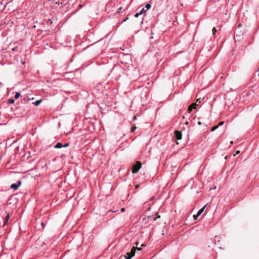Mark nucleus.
Returning a JSON list of instances; mask_svg holds the SVG:
<instances>
[{"label":"nucleus","instance_id":"f257e3e1","mask_svg":"<svg viewBox=\"0 0 259 259\" xmlns=\"http://www.w3.org/2000/svg\"><path fill=\"white\" fill-rule=\"evenodd\" d=\"M141 166V162H139V161H137L136 164H134L133 165V166L132 172L133 174H135V173L138 172V171H139V170Z\"/></svg>","mask_w":259,"mask_h":259},{"label":"nucleus","instance_id":"f03ea898","mask_svg":"<svg viewBox=\"0 0 259 259\" xmlns=\"http://www.w3.org/2000/svg\"><path fill=\"white\" fill-rule=\"evenodd\" d=\"M151 6L150 4H147L145 6V8H146V10H144V8H143L139 13H137L135 15V17L136 18H138L139 15L145 13L147 10H148L151 8Z\"/></svg>","mask_w":259,"mask_h":259},{"label":"nucleus","instance_id":"7ed1b4c3","mask_svg":"<svg viewBox=\"0 0 259 259\" xmlns=\"http://www.w3.org/2000/svg\"><path fill=\"white\" fill-rule=\"evenodd\" d=\"M175 135L176 137V139L178 140H181L182 139V134L181 132L179 131H176L175 132Z\"/></svg>","mask_w":259,"mask_h":259},{"label":"nucleus","instance_id":"20e7f679","mask_svg":"<svg viewBox=\"0 0 259 259\" xmlns=\"http://www.w3.org/2000/svg\"><path fill=\"white\" fill-rule=\"evenodd\" d=\"M21 182L19 181L18 183V184H13L11 186V188L13 189L14 190H17L19 186L21 185Z\"/></svg>","mask_w":259,"mask_h":259},{"label":"nucleus","instance_id":"39448f33","mask_svg":"<svg viewBox=\"0 0 259 259\" xmlns=\"http://www.w3.org/2000/svg\"><path fill=\"white\" fill-rule=\"evenodd\" d=\"M197 105L196 103H193L191 105H190L188 109V112L190 113L193 109H195L196 108Z\"/></svg>","mask_w":259,"mask_h":259},{"label":"nucleus","instance_id":"423d86ee","mask_svg":"<svg viewBox=\"0 0 259 259\" xmlns=\"http://www.w3.org/2000/svg\"><path fill=\"white\" fill-rule=\"evenodd\" d=\"M136 249H138V250H140L141 249L140 248H136V247L134 246L132 248L131 251L128 252L127 253H129L130 254H131L132 255V256H133L134 255H135V251H136Z\"/></svg>","mask_w":259,"mask_h":259},{"label":"nucleus","instance_id":"0eeeda50","mask_svg":"<svg viewBox=\"0 0 259 259\" xmlns=\"http://www.w3.org/2000/svg\"><path fill=\"white\" fill-rule=\"evenodd\" d=\"M9 219H10V214H9V213H7V216L6 217V218H5V220L4 222L3 226H5L7 225Z\"/></svg>","mask_w":259,"mask_h":259},{"label":"nucleus","instance_id":"6e6552de","mask_svg":"<svg viewBox=\"0 0 259 259\" xmlns=\"http://www.w3.org/2000/svg\"><path fill=\"white\" fill-rule=\"evenodd\" d=\"M206 205H205L204 207H203L202 208H201L197 212V216H199L204 211V209H205Z\"/></svg>","mask_w":259,"mask_h":259},{"label":"nucleus","instance_id":"1a4fd4ad","mask_svg":"<svg viewBox=\"0 0 259 259\" xmlns=\"http://www.w3.org/2000/svg\"><path fill=\"white\" fill-rule=\"evenodd\" d=\"M63 147V145L61 143H57L56 145L55 146V148H61Z\"/></svg>","mask_w":259,"mask_h":259},{"label":"nucleus","instance_id":"9d476101","mask_svg":"<svg viewBox=\"0 0 259 259\" xmlns=\"http://www.w3.org/2000/svg\"><path fill=\"white\" fill-rule=\"evenodd\" d=\"M41 100H38L35 101V102H33V104H34L36 106H38L40 103L41 102Z\"/></svg>","mask_w":259,"mask_h":259},{"label":"nucleus","instance_id":"9b49d317","mask_svg":"<svg viewBox=\"0 0 259 259\" xmlns=\"http://www.w3.org/2000/svg\"><path fill=\"white\" fill-rule=\"evenodd\" d=\"M30 99H29L28 97H25L23 99V102L24 103H27V102H28L30 101Z\"/></svg>","mask_w":259,"mask_h":259},{"label":"nucleus","instance_id":"f8f14e48","mask_svg":"<svg viewBox=\"0 0 259 259\" xmlns=\"http://www.w3.org/2000/svg\"><path fill=\"white\" fill-rule=\"evenodd\" d=\"M214 243L217 244V243L220 242L219 237L218 236H215L214 239Z\"/></svg>","mask_w":259,"mask_h":259},{"label":"nucleus","instance_id":"ddd939ff","mask_svg":"<svg viewBox=\"0 0 259 259\" xmlns=\"http://www.w3.org/2000/svg\"><path fill=\"white\" fill-rule=\"evenodd\" d=\"M133 256L127 252L126 253V255H125V259H131Z\"/></svg>","mask_w":259,"mask_h":259},{"label":"nucleus","instance_id":"4468645a","mask_svg":"<svg viewBox=\"0 0 259 259\" xmlns=\"http://www.w3.org/2000/svg\"><path fill=\"white\" fill-rule=\"evenodd\" d=\"M20 96V93L19 92H17L15 95V99H17Z\"/></svg>","mask_w":259,"mask_h":259},{"label":"nucleus","instance_id":"2eb2a0df","mask_svg":"<svg viewBox=\"0 0 259 259\" xmlns=\"http://www.w3.org/2000/svg\"><path fill=\"white\" fill-rule=\"evenodd\" d=\"M219 127V125H216L213 127H212L211 129V131L213 132L216 129H217Z\"/></svg>","mask_w":259,"mask_h":259},{"label":"nucleus","instance_id":"dca6fc26","mask_svg":"<svg viewBox=\"0 0 259 259\" xmlns=\"http://www.w3.org/2000/svg\"><path fill=\"white\" fill-rule=\"evenodd\" d=\"M15 102L14 99H10L9 100V103L10 104H13Z\"/></svg>","mask_w":259,"mask_h":259},{"label":"nucleus","instance_id":"f3484780","mask_svg":"<svg viewBox=\"0 0 259 259\" xmlns=\"http://www.w3.org/2000/svg\"><path fill=\"white\" fill-rule=\"evenodd\" d=\"M136 128H137V127L135 125H133L132 127V129H131L132 130V132H134Z\"/></svg>","mask_w":259,"mask_h":259},{"label":"nucleus","instance_id":"a211bd4d","mask_svg":"<svg viewBox=\"0 0 259 259\" xmlns=\"http://www.w3.org/2000/svg\"><path fill=\"white\" fill-rule=\"evenodd\" d=\"M217 29H216L215 28H214H214L212 29V33H213V35H214V34H215V33H216V32H217Z\"/></svg>","mask_w":259,"mask_h":259},{"label":"nucleus","instance_id":"6ab92c4d","mask_svg":"<svg viewBox=\"0 0 259 259\" xmlns=\"http://www.w3.org/2000/svg\"><path fill=\"white\" fill-rule=\"evenodd\" d=\"M69 145V143H66L64 145H63V147H67Z\"/></svg>","mask_w":259,"mask_h":259},{"label":"nucleus","instance_id":"aec40b11","mask_svg":"<svg viewBox=\"0 0 259 259\" xmlns=\"http://www.w3.org/2000/svg\"><path fill=\"white\" fill-rule=\"evenodd\" d=\"M224 121H221V122H220L219 123V124H218V125H219V126H221V125H223V124H224Z\"/></svg>","mask_w":259,"mask_h":259},{"label":"nucleus","instance_id":"412c9836","mask_svg":"<svg viewBox=\"0 0 259 259\" xmlns=\"http://www.w3.org/2000/svg\"><path fill=\"white\" fill-rule=\"evenodd\" d=\"M122 9V7H120L117 10V13H119L121 10Z\"/></svg>","mask_w":259,"mask_h":259},{"label":"nucleus","instance_id":"4be33fe9","mask_svg":"<svg viewBox=\"0 0 259 259\" xmlns=\"http://www.w3.org/2000/svg\"><path fill=\"white\" fill-rule=\"evenodd\" d=\"M198 217L199 216H197V214H196V215H194L193 216L194 220H196Z\"/></svg>","mask_w":259,"mask_h":259},{"label":"nucleus","instance_id":"5701e85b","mask_svg":"<svg viewBox=\"0 0 259 259\" xmlns=\"http://www.w3.org/2000/svg\"><path fill=\"white\" fill-rule=\"evenodd\" d=\"M125 211V208H122L121 209V212H123V211Z\"/></svg>","mask_w":259,"mask_h":259},{"label":"nucleus","instance_id":"b1692460","mask_svg":"<svg viewBox=\"0 0 259 259\" xmlns=\"http://www.w3.org/2000/svg\"><path fill=\"white\" fill-rule=\"evenodd\" d=\"M256 73H257V76H259V69L257 70Z\"/></svg>","mask_w":259,"mask_h":259},{"label":"nucleus","instance_id":"393cba45","mask_svg":"<svg viewBox=\"0 0 259 259\" xmlns=\"http://www.w3.org/2000/svg\"><path fill=\"white\" fill-rule=\"evenodd\" d=\"M239 153H240V151H237L236 152V154H239Z\"/></svg>","mask_w":259,"mask_h":259},{"label":"nucleus","instance_id":"a878e982","mask_svg":"<svg viewBox=\"0 0 259 259\" xmlns=\"http://www.w3.org/2000/svg\"><path fill=\"white\" fill-rule=\"evenodd\" d=\"M198 124L199 125H201V122L200 121H199V122H198Z\"/></svg>","mask_w":259,"mask_h":259},{"label":"nucleus","instance_id":"bb28decb","mask_svg":"<svg viewBox=\"0 0 259 259\" xmlns=\"http://www.w3.org/2000/svg\"><path fill=\"white\" fill-rule=\"evenodd\" d=\"M139 187V186L138 185H137L136 186V188L137 189Z\"/></svg>","mask_w":259,"mask_h":259}]
</instances>
